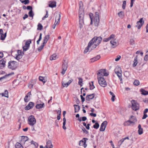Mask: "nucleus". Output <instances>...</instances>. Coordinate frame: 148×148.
Instances as JSON below:
<instances>
[{
	"label": "nucleus",
	"instance_id": "nucleus-58",
	"mask_svg": "<svg viewBox=\"0 0 148 148\" xmlns=\"http://www.w3.org/2000/svg\"><path fill=\"white\" fill-rule=\"evenodd\" d=\"M31 95V92H29L27 93V95L25 96H27L28 98H29L30 99V97Z\"/></svg>",
	"mask_w": 148,
	"mask_h": 148
},
{
	"label": "nucleus",
	"instance_id": "nucleus-44",
	"mask_svg": "<svg viewBox=\"0 0 148 148\" xmlns=\"http://www.w3.org/2000/svg\"><path fill=\"white\" fill-rule=\"evenodd\" d=\"M29 16L30 17H32V18L34 15V14L33 13V12L32 10H30L28 13Z\"/></svg>",
	"mask_w": 148,
	"mask_h": 148
},
{
	"label": "nucleus",
	"instance_id": "nucleus-4",
	"mask_svg": "<svg viewBox=\"0 0 148 148\" xmlns=\"http://www.w3.org/2000/svg\"><path fill=\"white\" fill-rule=\"evenodd\" d=\"M131 102L132 103V108L133 110L136 111L139 110V105L137 102L134 100H132Z\"/></svg>",
	"mask_w": 148,
	"mask_h": 148
},
{
	"label": "nucleus",
	"instance_id": "nucleus-46",
	"mask_svg": "<svg viewBox=\"0 0 148 148\" xmlns=\"http://www.w3.org/2000/svg\"><path fill=\"white\" fill-rule=\"evenodd\" d=\"M124 141V139H123V138L119 140L118 142V144L119 145V146H120Z\"/></svg>",
	"mask_w": 148,
	"mask_h": 148
},
{
	"label": "nucleus",
	"instance_id": "nucleus-51",
	"mask_svg": "<svg viewBox=\"0 0 148 148\" xmlns=\"http://www.w3.org/2000/svg\"><path fill=\"white\" fill-rule=\"evenodd\" d=\"M82 130L84 133H85L86 134H88V132L87 131L84 127H83Z\"/></svg>",
	"mask_w": 148,
	"mask_h": 148
},
{
	"label": "nucleus",
	"instance_id": "nucleus-14",
	"mask_svg": "<svg viewBox=\"0 0 148 148\" xmlns=\"http://www.w3.org/2000/svg\"><path fill=\"white\" fill-rule=\"evenodd\" d=\"M95 95V93L87 95L86 97V100L87 101H90V100L92 99L94 97Z\"/></svg>",
	"mask_w": 148,
	"mask_h": 148
},
{
	"label": "nucleus",
	"instance_id": "nucleus-48",
	"mask_svg": "<svg viewBox=\"0 0 148 148\" xmlns=\"http://www.w3.org/2000/svg\"><path fill=\"white\" fill-rule=\"evenodd\" d=\"M126 5V1H124L123 2V4L122 6V8L123 9H125V8Z\"/></svg>",
	"mask_w": 148,
	"mask_h": 148
},
{
	"label": "nucleus",
	"instance_id": "nucleus-39",
	"mask_svg": "<svg viewBox=\"0 0 148 148\" xmlns=\"http://www.w3.org/2000/svg\"><path fill=\"white\" fill-rule=\"evenodd\" d=\"M99 123L96 122L95 124L93 125V127L96 129H97L99 127Z\"/></svg>",
	"mask_w": 148,
	"mask_h": 148
},
{
	"label": "nucleus",
	"instance_id": "nucleus-12",
	"mask_svg": "<svg viewBox=\"0 0 148 148\" xmlns=\"http://www.w3.org/2000/svg\"><path fill=\"white\" fill-rule=\"evenodd\" d=\"M6 60L5 58H3L0 60V69H3L5 66Z\"/></svg>",
	"mask_w": 148,
	"mask_h": 148
},
{
	"label": "nucleus",
	"instance_id": "nucleus-28",
	"mask_svg": "<svg viewBox=\"0 0 148 148\" xmlns=\"http://www.w3.org/2000/svg\"><path fill=\"white\" fill-rule=\"evenodd\" d=\"M92 45L91 43L89 42L87 47L86 48L84 51V53H86L89 50V47H90Z\"/></svg>",
	"mask_w": 148,
	"mask_h": 148
},
{
	"label": "nucleus",
	"instance_id": "nucleus-49",
	"mask_svg": "<svg viewBox=\"0 0 148 148\" xmlns=\"http://www.w3.org/2000/svg\"><path fill=\"white\" fill-rule=\"evenodd\" d=\"M139 82L138 80H135L134 82V84L136 86H138L139 84Z\"/></svg>",
	"mask_w": 148,
	"mask_h": 148
},
{
	"label": "nucleus",
	"instance_id": "nucleus-23",
	"mask_svg": "<svg viewBox=\"0 0 148 148\" xmlns=\"http://www.w3.org/2000/svg\"><path fill=\"white\" fill-rule=\"evenodd\" d=\"M68 61L64 60L62 65V68L64 69L67 70L68 67Z\"/></svg>",
	"mask_w": 148,
	"mask_h": 148
},
{
	"label": "nucleus",
	"instance_id": "nucleus-40",
	"mask_svg": "<svg viewBox=\"0 0 148 148\" xmlns=\"http://www.w3.org/2000/svg\"><path fill=\"white\" fill-rule=\"evenodd\" d=\"M118 14V16L120 17H122L124 16V12L123 11H121L119 12Z\"/></svg>",
	"mask_w": 148,
	"mask_h": 148
},
{
	"label": "nucleus",
	"instance_id": "nucleus-21",
	"mask_svg": "<svg viewBox=\"0 0 148 148\" xmlns=\"http://www.w3.org/2000/svg\"><path fill=\"white\" fill-rule=\"evenodd\" d=\"M49 7L53 8L56 7V3L55 1H50L49 2Z\"/></svg>",
	"mask_w": 148,
	"mask_h": 148
},
{
	"label": "nucleus",
	"instance_id": "nucleus-60",
	"mask_svg": "<svg viewBox=\"0 0 148 148\" xmlns=\"http://www.w3.org/2000/svg\"><path fill=\"white\" fill-rule=\"evenodd\" d=\"M143 101L146 103H148V98H145L143 100Z\"/></svg>",
	"mask_w": 148,
	"mask_h": 148
},
{
	"label": "nucleus",
	"instance_id": "nucleus-30",
	"mask_svg": "<svg viewBox=\"0 0 148 148\" xmlns=\"http://www.w3.org/2000/svg\"><path fill=\"white\" fill-rule=\"evenodd\" d=\"M140 91L141 92V94L143 95H148V91H146L143 88L140 89Z\"/></svg>",
	"mask_w": 148,
	"mask_h": 148
},
{
	"label": "nucleus",
	"instance_id": "nucleus-31",
	"mask_svg": "<svg viewBox=\"0 0 148 148\" xmlns=\"http://www.w3.org/2000/svg\"><path fill=\"white\" fill-rule=\"evenodd\" d=\"M137 56H136L135 57L134 60V63L133 64V67L136 66L138 63V61H137Z\"/></svg>",
	"mask_w": 148,
	"mask_h": 148
},
{
	"label": "nucleus",
	"instance_id": "nucleus-50",
	"mask_svg": "<svg viewBox=\"0 0 148 148\" xmlns=\"http://www.w3.org/2000/svg\"><path fill=\"white\" fill-rule=\"evenodd\" d=\"M30 100L29 98H28L27 96H25L24 98V101L25 102H27Z\"/></svg>",
	"mask_w": 148,
	"mask_h": 148
},
{
	"label": "nucleus",
	"instance_id": "nucleus-57",
	"mask_svg": "<svg viewBox=\"0 0 148 148\" xmlns=\"http://www.w3.org/2000/svg\"><path fill=\"white\" fill-rule=\"evenodd\" d=\"M29 3V0H24V3L26 5L28 4Z\"/></svg>",
	"mask_w": 148,
	"mask_h": 148
},
{
	"label": "nucleus",
	"instance_id": "nucleus-3",
	"mask_svg": "<svg viewBox=\"0 0 148 148\" xmlns=\"http://www.w3.org/2000/svg\"><path fill=\"white\" fill-rule=\"evenodd\" d=\"M18 66L17 62L14 61L10 60L8 63V67L12 70H15Z\"/></svg>",
	"mask_w": 148,
	"mask_h": 148
},
{
	"label": "nucleus",
	"instance_id": "nucleus-25",
	"mask_svg": "<svg viewBox=\"0 0 148 148\" xmlns=\"http://www.w3.org/2000/svg\"><path fill=\"white\" fill-rule=\"evenodd\" d=\"M100 58V55H98L95 57H94L91 59V62H93L99 60Z\"/></svg>",
	"mask_w": 148,
	"mask_h": 148
},
{
	"label": "nucleus",
	"instance_id": "nucleus-22",
	"mask_svg": "<svg viewBox=\"0 0 148 148\" xmlns=\"http://www.w3.org/2000/svg\"><path fill=\"white\" fill-rule=\"evenodd\" d=\"M110 43L112 45V46L113 48H114L116 46V39H114V38L111 39L110 41Z\"/></svg>",
	"mask_w": 148,
	"mask_h": 148
},
{
	"label": "nucleus",
	"instance_id": "nucleus-15",
	"mask_svg": "<svg viewBox=\"0 0 148 148\" xmlns=\"http://www.w3.org/2000/svg\"><path fill=\"white\" fill-rule=\"evenodd\" d=\"M115 37V36L114 35L112 34L109 37L106 38H105L103 40V42H107L108 41L114 38Z\"/></svg>",
	"mask_w": 148,
	"mask_h": 148
},
{
	"label": "nucleus",
	"instance_id": "nucleus-61",
	"mask_svg": "<svg viewBox=\"0 0 148 148\" xmlns=\"http://www.w3.org/2000/svg\"><path fill=\"white\" fill-rule=\"evenodd\" d=\"M27 9L28 10H32V8L30 6H27Z\"/></svg>",
	"mask_w": 148,
	"mask_h": 148
},
{
	"label": "nucleus",
	"instance_id": "nucleus-9",
	"mask_svg": "<svg viewBox=\"0 0 148 148\" xmlns=\"http://www.w3.org/2000/svg\"><path fill=\"white\" fill-rule=\"evenodd\" d=\"M61 15L60 13L58 16H56V21L55 22L54 25L53 26V29H55L56 25L58 24L60 22V19Z\"/></svg>",
	"mask_w": 148,
	"mask_h": 148
},
{
	"label": "nucleus",
	"instance_id": "nucleus-52",
	"mask_svg": "<svg viewBox=\"0 0 148 148\" xmlns=\"http://www.w3.org/2000/svg\"><path fill=\"white\" fill-rule=\"evenodd\" d=\"M17 53L18 55L22 56V54H23V53H22L20 50H18L17 51Z\"/></svg>",
	"mask_w": 148,
	"mask_h": 148
},
{
	"label": "nucleus",
	"instance_id": "nucleus-59",
	"mask_svg": "<svg viewBox=\"0 0 148 148\" xmlns=\"http://www.w3.org/2000/svg\"><path fill=\"white\" fill-rule=\"evenodd\" d=\"M80 96L82 100V102H83L85 101V98L83 97V95H81Z\"/></svg>",
	"mask_w": 148,
	"mask_h": 148
},
{
	"label": "nucleus",
	"instance_id": "nucleus-27",
	"mask_svg": "<svg viewBox=\"0 0 148 148\" xmlns=\"http://www.w3.org/2000/svg\"><path fill=\"white\" fill-rule=\"evenodd\" d=\"M134 121H130L129 120L127 121H125L124 123V125L125 126H128L130 125L131 124H134Z\"/></svg>",
	"mask_w": 148,
	"mask_h": 148
},
{
	"label": "nucleus",
	"instance_id": "nucleus-53",
	"mask_svg": "<svg viewBox=\"0 0 148 148\" xmlns=\"http://www.w3.org/2000/svg\"><path fill=\"white\" fill-rule=\"evenodd\" d=\"M61 113V111H60L59 114L57 115V119L58 120H59L60 119V115Z\"/></svg>",
	"mask_w": 148,
	"mask_h": 148
},
{
	"label": "nucleus",
	"instance_id": "nucleus-43",
	"mask_svg": "<svg viewBox=\"0 0 148 148\" xmlns=\"http://www.w3.org/2000/svg\"><path fill=\"white\" fill-rule=\"evenodd\" d=\"M38 28L37 29L40 30H41L43 28V26L40 23H39L38 25Z\"/></svg>",
	"mask_w": 148,
	"mask_h": 148
},
{
	"label": "nucleus",
	"instance_id": "nucleus-63",
	"mask_svg": "<svg viewBox=\"0 0 148 148\" xmlns=\"http://www.w3.org/2000/svg\"><path fill=\"white\" fill-rule=\"evenodd\" d=\"M121 56H117V58H116L115 59V60L116 61H118L121 58Z\"/></svg>",
	"mask_w": 148,
	"mask_h": 148
},
{
	"label": "nucleus",
	"instance_id": "nucleus-24",
	"mask_svg": "<svg viewBox=\"0 0 148 148\" xmlns=\"http://www.w3.org/2000/svg\"><path fill=\"white\" fill-rule=\"evenodd\" d=\"M99 18H94V23L95 25L97 27L99 25Z\"/></svg>",
	"mask_w": 148,
	"mask_h": 148
},
{
	"label": "nucleus",
	"instance_id": "nucleus-11",
	"mask_svg": "<svg viewBox=\"0 0 148 148\" xmlns=\"http://www.w3.org/2000/svg\"><path fill=\"white\" fill-rule=\"evenodd\" d=\"M107 124V122L105 121L103 122L101 125V127L99 129L100 131H104L106 127Z\"/></svg>",
	"mask_w": 148,
	"mask_h": 148
},
{
	"label": "nucleus",
	"instance_id": "nucleus-19",
	"mask_svg": "<svg viewBox=\"0 0 148 148\" xmlns=\"http://www.w3.org/2000/svg\"><path fill=\"white\" fill-rule=\"evenodd\" d=\"M50 35H47L44 37V39H43V42L42 43H43L44 45H45L47 43L49 39L50 38Z\"/></svg>",
	"mask_w": 148,
	"mask_h": 148
},
{
	"label": "nucleus",
	"instance_id": "nucleus-33",
	"mask_svg": "<svg viewBox=\"0 0 148 148\" xmlns=\"http://www.w3.org/2000/svg\"><path fill=\"white\" fill-rule=\"evenodd\" d=\"M47 145L49 148H53V145L51 140H49L47 142Z\"/></svg>",
	"mask_w": 148,
	"mask_h": 148
},
{
	"label": "nucleus",
	"instance_id": "nucleus-13",
	"mask_svg": "<svg viewBox=\"0 0 148 148\" xmlns=\"http://www.w3.org/2000/svg\"><path fill=\"white\" fill-rule=\"evenodd\" d=\"M34 106V103L32 102H30L29 103L27 106L25 108L26 110H28L32 108Z\"/></svg>",
	"mask_w": 148,
	"mask_h": 148
},
{
	"label": "nucleus",
	"instance_id": "nucleus-8",
	"mask_svg": "<svg viewBox=\"0 0 148 148\" xmlns=\"http://www.w3.org/2000/svg\"><path fill=\"white\" fill-rule=\"evenodd\" d=\"M143 19V18H140L139 21H138L136 23V27H137L138 29H140L144 24V22Z\"/></svg>",
	"mask_w": 148,
	"mask_h": 148
},
{
	"label": "nucleus",
	"instance_id": "nucleus-62",
	"mask_svg": "<svg viewBox=\"0 0 148 148\" xmlns=\"http://www.w3.org/2000/svg\"><path fill=\"white\" fill-rule=\"evenodd\" d=\"M90 116L93 117H96V114L95 113H90Z\"/></svg>",
	"mask_w": 148,
	"mask_h": 148
},
{
	"label": "nucleus",
	"instance_id": "nucleus-42",
	"mask_svg": "<svg viewBox=\"0 0 148 148\" xmlns=\"http://www.w3.org/2000/svg\"><path fill=\"white\" fill-rule=\"evenodd\" d=\"M39 80L42 81L44 83L46 82V80L44 79L43 77H42L40 76L39 77Z\"/></svg>",
	"mask_w": 148,
	"mask_h": 148
},
{
	"label": "nucleus",
	"instance_id": "nucleus-35",
	"mask_svg": "<svg viewBox=\"0 0 148 148\" xmlns=\"http://www.w3.org/2000/svg\"><path fill=\"white\" fill-rule=\"evenodd\" d=\"M15 148H23L22 145L18 142H17L15 145Z\"/></svg>",
	"mask_w": 148,
	"mask_h": 148
},
{
	"label": "nucleus",
	"instance_id": "nucleus-5",
	"mask_svg": "<svg viewBox=\"0 0 148 148\" xmlns=\"http://www.w3.org/2000/svg\"><path fill=\"white\" fill-rule=\"evenodd\" d=\"M98 82L100 85L101 86L104 87L107 85V83L103 77H98Z\"/></svg>",
	"mask_w": 148,
	"mask_h": 148
},
{
	"label": "nucleus",
	"instance_id": "nucleus-47",
	"mask_svg": "<svg viewBox=\"0 0 148 148\" xmlns=\"http://www.w3.org/2000/svg\"><path fill=\"white\" fill-rule=\"evenodd\" d=\"M143 129L142 128L139 129L138 131V134L139 135H141L143 133Z\"/></svg>",
	"mask_w": 148,
	"mask_h": 148
},
{
	"label": "nucleus",
	"instance_id": "nucleus-55",
	"mask_svg": "<svg viewBox=\"0 0 148 148\" xmlns=\"http://www.w3.org/2000/svg\"><path fill=\"white\" fill-rule=\"evenodd\" d=\"M22 58V56L17 55L16 57L15 58L18 60H19L20 59Z\"/></svg>",
	"mask_w": 148,
	"mask_h": 148
},
{
	"label": "nucleus",
	"instance_id": "nucleus-41",
	"mask_svg": "<svg viewBox=\"0 0 148 148\" xmlns=\"http://www.w3.org/2000/svg\"><path fill=\"white\" fill-rule=\"evenodd\" d=\"M45 45H44L43 43H42V45H41L38 49V50L39 52L41 51L42 49H43L44 46H45Z\"/></svg>",
	"mask_w": 148,
	"mask_h": 148
},
{
	"label": "nucleus",
	"instance_id": "nucleus-36",
	"mask_svg": "<svg viewBox=\"0 0 148 148\" xmlns=\"http://www.w3.org/2000/svg\"><path fill=\"white\" fill-rule=\"evenodd\" d=\"M92 84L90 83H89V89L90 90H92L95 88V86L93 84V82H91Z\"/></svg>",
	"mask_w": 148,
	"mask_h": 148
},
{
	"label": "nucleus",
	"instance_id": "nucleus-26",
	"mask_svg": "<svg viewBox=\"0 0 148 148\" xmlns=\"http://www.w3.org/2000/svg\"><path fill=\"white\" fill-rule=\"evenodd\" d=\"M45 107V104L43 103L42 104H37L35 106L36 108L37 109H40Z\"/></svg>",
	"mask_w": 148,
	"mask_h": 148
},
{
	"label": "nucleus",
	"instance_id": "nucleus-64",
	"mask_svg": "<svg viewBox=\"0 0 148 148\" xmlns=\"http://www.w3.org/2000/svg\"><path fill=\"white\" fill-rule=\"evenodd\" d=\"M144 60L145 61H147L148 60V55H146L145 57Z\"/></svg>",
	"mask_w": 148,
	"mask_h": 148
},
{
	"label": "nucleus",
	"instance_id": "nucleus-32",
	"mask_svg": "<svg viewBox=\"0 0 148 148\" xmlns=\"http://www.w3.org/2000/svg\"><path fill=\"white\" fill-rule=\"evenodd\" d=\"M74 106L75 108V112H78L80 109L79 106L77 105H74Z\"/></svg>",
	"mask_w": 148,
	"mask_h": 148
},
{
	"label": "nucleus",
	"instance_id": "nucleus-17",
	"mask_svg": "<svg viewBox=\"0 0 148 148\" xmlns=\"http://www.w3.org/2000/svg\"><path fill=\"white\" fill-rule=\"evenodd\" d=\"M117 69H114L115 73L117 75L121 81H122V79L121 78L122 74L121 71H117Z\"/></svg>",
	"mask_w": 148,
	"mask_h": 148
},
{
	"label": "nucleus",
	"instance_id": "nucleus-16",
	"mask_svg": "<svg viewBox=\"0 0 148 148\" xmlns=\"http://www.w3.org/2000/svg\"><path fill=\"white\" fill-rule=\"evenodd\" d=\"M105 72V69H101L99 70L98 71V73L97 74L98 75L97 77H103V75L104 72Z\"/></svg>",
	"mask_w": 148,
	"mask_h": 148
},
{
	"label": "nucleus",
	"instance_id": "nucleus-20",
	"mask_svg": "<svg viewBox=\"0 0 148 148\" xmlns=\"http://www.w3.org/2000/svg\"><path fill=\"white\" fill-rule=\"evenodd\" d=\"M28 138L27 136H22V139L20 142L22 144H24L25 142L28 140Z\"/></svg>",
	"mask_w": 148,
	"mask_h": 148
},
{
	"label": "nucleus",
	"instance_id": "nucleus-34",
	"mask_svg": "<svg viewBox=\"0 0 148 148\" xmlns=\"http://www.w3.org/2000/svg\"><path fill=\"white\" fill-rule=\"evenodd\" d=\"M78 78L79 79L78 84L81 87L83 86V79L80 77H78Z\"/></svg>",
	"mask_w": 148,
	"mask_h": 148
},
{
	"label": "nucleus",
	"instance_id": "nucleus-38",
	"mask_svg": "<svg viewBox=\"0 0 148 148\" xmlns=\"http://www.w3.org/2000/svg\"><path fill=\"white\" fill-rule=\"evenodd\" d=\"M6 34L7 32H5L4 34H3V33H2V35L1 36V40H4L6 36Z\"/></svg>",
	"mask_w": 148,
	"mask_h": 148
},
{
	"label": "nucleus",
	"instance_id": "nucleus-37",
	"mask_svg": "<svg viewBox=\"0 0 148 148\" xmlns=\"http://www.w3.org/2000/svg\"><path fill=\"white\" fill-rule=\"evenodd\" d=\"M56 56L55 54H53L50 57V60H55L56 59Z\"/></svg>",
	"mask_w": 148,
	"mask_h": 148
},
{
	"label": "nucleus",
	"instance_id": "nucleus-56",
	"mask_svg": "<svg viewBox=\"0 0 148 148\" xmlns=\"http://www.w3.org/2000/svg\"><path fill=\"white\" fill-rule=\"evenodd\" d=\"M73 81V79H71L69 80L68 82L67 83V86H68L71 83V82Z\"/></svg>",
	"mask_w": 148,
	"mask_h": 148
},
{
	"label": "nucleus",
	"instance_id": "nucleus-7",
	"mask_svg": "<svg viewBox=\"0 0 148 148\" xmlns=\"http://www.w3.org/2000/svg\"><path fill=\"white\" fill-rule=\"evenodd\" d=\"M32 42L31 39L27 40L25 43V45L23 47V49L24 51H26L28 49L30 46V44Z\"/></svg>",
	"mask_w": 148,
	"mask_h": 148
},
{
	"label": "nucleus",
	"instance_id": "nucleus-10",
	"mask_svg": "<svg viewBox=\"0 0 148 148\" xmlns=\"http://www.w3.org/2000/svg\"><path fill=\"white\" fill-rule=\"evenodd\" d=\"M88 140V139L86 138H83L82 140L79 141V145L86 148L87 146V145L86 144V140Z\"/></svg>",
	"mask_w": 148,
	"mask_h": 148
},
{
	"label": "nucleus",
	"instance_id": "nucleus-54",
	"mask_svg": "<svg viewBox=\"0 0 148 148\" xmlns=\"http://www.w3.org/2000/svg\"><path fill=\"white\" fill-rule=\"evenodd\" d=\"M130 43L131 45H133L134 44V40L133 39H131L130 41Z\"/></svg>",
	"mask_w": 148,
	"mask_h": 148
},
{
	"label": "nucleus",
	"instance_id": "nucleus-18",
	"mask_svg": "<svg viewBox=\"0 0 148 148\" xmlns=\"http://www.w3.org/2000/svg\"><path fill=\"white\" fill-rule=\"evenodd\" d=\"M14 72H12L11 73H9L8 75H5L0 77V82H1L3 79H6L9 76L11 75H14Z\"/></svg>",
	"mask_w": 148,
	"mask_h": 148
},
{
	"label": "nucleus",
	"instance_id": "nucleus-29",
	"mask_svg": "<svg viewBox=\"0 0 148 148\" xmlns=\"http://www.w3.org/2000/svg\"><path fill=\"white\" fill-rule=\"evenodd\" d=\"M130 119V121L134 122V124H133V125H134L135 124V122L137 121L136 117L135 116L133 115H132L131 116Z\"/></svg>",
	"mask_w": 148,
	"mask_h": 148
},
{
	"label": "nucleus",
	"instance_id": "nucleus-6",
	"mask_svg": "<svg viewBox=\"0 0 148 148\" xmlns=\"http://www.w3.org/2000/svg\"><path fill=\"white\" fill-rule=\"evenodd\" d=\"M36 123V120L34 116L32 115L30 116L28 118V123L31 126H33Z\"/></svg>",
	"mask_w": 148,
	"mask_h": 148
},
{
	"label": "nucleus",
	"instance_id": "nucleus-45",
	"mask_svg": "<svg viewBox=\"0 0 148 148\" xmlns=\"http://www.w3.org/2000/svg\"><path fill=\"white\" fill-rule=\"evenodd\" d=\"M99 18V13L98 12H95V14L94 18Z\"/></svg>",
	"mask_w": 148,
	"mask_h": 148
},
{
	"label": "nucleus",
	"instance_id": "nucleus-2",
	"mask_svg": "<svg viewBox=\"0 0 148 148\" xmlns=\"http://www.w3.org/2000/svg\"><path fill=\"white\" fill-rule=\"evenodd\" d=\"M102 40V38L101 36H95L91 40L90 42L91 43V44L92 45L94 42L95 43V44L94 45L95 46L94 48H95L97 46L99 45L100 43Z\"/></svg>",
	"mask_w": 148,
	"mask_h": 148
},
{
	"label": "nucleus",
	"instance_id": "nucleus-1",
	"mask_svg": "<svg viewBox=\"0 0 148 148\" xmlns=\"http://www.w3.org/2000/svg\"><path fill=\"white\" fill-rule=\"evenodd\" d=\"M83 5V2L80 1L79 3V7L80 9L79 10V27L81 29L84 24V14L83 11L80 10V8Z\"/></svg>",
	"mask_w": 148,
	"mask_h": 148
}]
</instances>
